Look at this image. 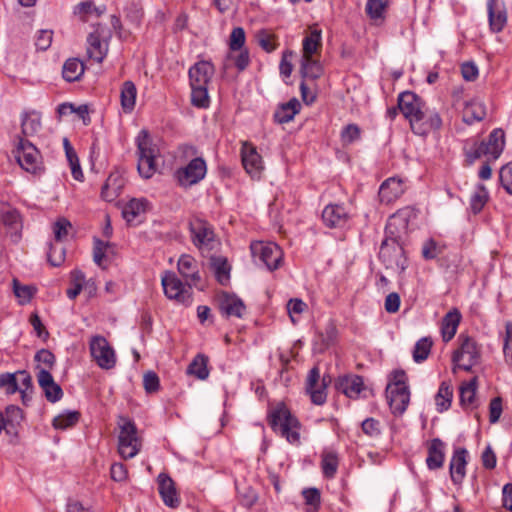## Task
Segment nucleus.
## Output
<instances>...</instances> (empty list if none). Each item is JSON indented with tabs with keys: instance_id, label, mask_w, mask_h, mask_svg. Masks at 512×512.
Returning <instances> with one entry per match:
<instances>
[{
	"instance_id": "1",
	"label": "nucleus",
	"mask_w": 512,
	"mask_h": 512,
	"mask_svg": "<svg viewBox=\"0 0 512 512\" xmlns=\"http://www.w3.org/2000/svg\"><path fill=\"white\" fill-rule=\"evenodd\" d=\"M414 216V211L410 207H405L394 213L386 225V238L383 240L379 258L387 269H392L402 273L407 268V258L404 249L395 236V229H407L408 222Z\"/></svg>"
},
{
	"instance_id": "2",
	"label": "nucleus",
	"mask_w": 512,
	"mask_h": 512,
	"mask_svg": "<svg viewBox=\"0 0 512 512\" xmlns=\"http://www.w3.org/2000/svg\"><path fill=\"white\" fill-rule=\"evenodd\" d=\"M505 147V133L501 128L493 129L486 140L478 141L472 137L463 141V153L466 162L471 165L481 157H486L487 161L480 167L478 176L482 180L491 178L492 169L490 161L497 160Z\"/></svg>"
},
{
	"instance_id": "3",
	"label": "nucleus",
	"mask_w": 512,
	"mask_h": 512,
	"mask_svg": "<svg viewBox=\"0 0 512 512\" xmlns=\"http://www.w3.org/2000/svg\"><path fill=\"white\" fill-rule=\"evenodd\" d=\"M268 423L274 432L279 433L290 444L300 443L301 424L284 403H278L269 410Z\"/></svg>"
},
{
	"instance_id": "4",
	"label": "nucleus",
	"mask_w": 512,
	"mask_h": 512,
	"mask_svg": "<svg viewBox=\"0 0 512 512\" xmlns=\"http://www.w3.org/2000/svg\"><path fill=\"white\" fill-rule=\"evenodd\" d=\"M404 370H394L389 376L386 395L394 415H402L410 402V390Z\"/></svg>"
},
{
	"instance_id": "5",
	"label": "nucleus",
	"mask_w": 512,
	"mask_h": 512,
	"mask_svg": "<svg viewBox=\"0 0 512 512\" xmlns=\"http://www.w3.org/2000/svg\"><path fill=\"white\" fill-rule=\"evenodd\" d=\"M136 146L138 153V172L143 178L149 179L157 171L155 162L157 149L155 145H153L149 132L146 129H142L138 133Z\"/></svg>"
},
{
	"instance_id": "6",
	"label": "nucleus",
	"mask_w": 512,
	"mask_h": 512,
	"mask_svg": "<svg viewBox=\"0 0 512 512\" xmlns=\"http://www.w3.org/2000/svg\"><path fill=\"white\" fill-rule=\"evenodd\" d=\"M118 426V452L123 459L134 458L142 446L137 427L131 419L124 416L119 417Z\"/></svg>"
},
{
	"instance_id": "7",
	"label": "nucleus",
	"mask_w": 512,
	"mask_h": 512,
	"mask_svg": "<svg viewBox=\"0 0 512 512\" xmlns=\"http://www.w3.org/2000/svg\"><path fill=\"white\" fill-rule=\"evenodd\" d=\"M458 341L460 345L452 355L453 373L457 370L470 371L479 363L481 357L480 348L473 338L461 334Z\"/></svg>"
},
{
	"instance_id": "8",
	"label": "nucleus",
	"mask_w": 512,
	"mask_h": 512,
	"mask_svg": "<svg viewBox=\"0 0 512 512\" xmlns=\"http://www.w3.org/2000/svg\"><path fill=\"white\" fill-rule=\"evenodd\" d=\"M192 243L202 253L214 250L219 244L213 226L206 220L194 218L189 222Z\"/></svg>"
},
{
	"instance_id": "9",
	"label": "nucleus",
	"mask_w": 512,
	"mask_h": 512,
	"mask_svg": "<svg viewBox=\"0 0 512 512\" xmlns=\"http://www.w3.org/2000/svg\"><path fill=\"white\" fill-rule=\"evenodd\" d=\"M250 250L255 263H262L269 271L278 269L282 264L283 252L276 243L253 242L250 245Z\"/></svg>"
},
{
	"instance_id": "10",
	"label": "nucleus",
	"mask_w": 512,
	"mask_h": 512,
	"mask_svg": "<svg viewBox=\"0 0 512 512\" xmlns=\"http://www.w3.org/2000/svg\"><path fill=\"white\" fill-rule=\"evenodd\" d=\"M215 68L210 61L201 60L189 69L192 96H208V86L214 75Z\"/></svg>"
},
{
	"instance_id": "11",
	"label": "nucleus",
	"mask_w": 512,
	"mask_h": 512,
	"mask_svg": "<svg viewBox=\"0 0 512 512\" xmlns=\"http://www.w3.org/2000/svg\"><path fill=\"white\" fill-rule=\"evenodd\" d=\"M207 173V165L202 157L193 158L186 166L175 171V178L180 186L191 187L199 183Z\"/></svg>"
},
{
	"instance_id": "12",
	"label": "nucleus",
	"mask_w": 512,
	"mask_h": 512,
	"mask_svg": "<svg viewBox=\"0 0 512 512\" xmlns=\"http://www.w3.org/2000/svg\"><path fill=\"white\" fill-rule=\"evenodd\" d=\"M162 286L167 298L179 304L190 305L192 302L191 287H185L182 281L173 272H166L162 277Z\"/></svg>"
},
{
	"instance_id": "13",
	"label": "nucleus",
	"mask_w": 512,
	"mask_h": 512,
	"mask_svg": "<svg viewBox=\"0 0 512 512\" xmlns=\"http://www.w3.org/2000/svg\"><path fill=\"white\" fill-rule=\"evenodd\" d=\"M89 348L93 359L100 368L109 370L115 366V352L105 337L101 335L92 336Z\"/></svg>"
},
{
	"instance_id": "14",
	"label": "nucleus",
	"mask_w": 512,
	"mask_h": 512,
	"mask_svg": "<svg viewBox=\"0 0 512 512\" xmlns=\"http://www.w3.org/2000/svg\"><path fill=\"white\" fill-rule=\"evenodd\" d=\"M399 109L404 117L409 121L411 129L414 133H423L420 123L425 119L427 107L422 98H398Z\"/></svg>"
},
{
	"instance_id": "15",
	"label": "nucleus",
	"mask_w": 512,
	"mask_h": 512,
	"mask_svg": "<svg viewBox=\"0 0 512 512\" xmlns=\"http://www.w3.org/2000/svg\"><path fill=\"white\" fill-rule=\"evenodd\" d=\"M323 69L319 61L311 58H302L301 59V67L300 74L302 76V81L300 84L301 96H314L316 91L312 87V84L315 79L319 78L322 75Z\"/></svg>"
},
{
	"instance_id": "16",
	"label": "nucleus",
	"mask_w": 512,
	"mask_h": 512,
	"mask_svg": "<svg viewBox=\"0 0 512 512\" xmlns=\"http://www.w3.org/2000/svg\"><path fill=\"white\" fill-rule=\"evenodd\" d=\"M16 159L27 172L36 173L40 168V154L37 148L28 140L19 139L16 149Z\"/></svg>"
},
{
	"instance_id": "17",
	"label": "nucleus",
	"mask_w": 512,
	"mask_h": 512,
	"mask_svg": "<svg viewBox=\"0 0 512 512\" xmlns=\"http://www.w3.org/2000/svg\"><path fill=\"white\" fill-rule=\"evenodd\" d=\"M326 381L323 378L320 381V370L318 367H313L307 376L306 391L310 395L311 401L316 405H322L326 402Z\"/></svg>"
},
{
	"instance_id": "18",
	"label": "nucleus",
	"mask_w": 512,
	"mask_h": 512,
	"mask_svg": "<svg viewBox=\"0 0 512 512\" xmlns=\"http://www.w3.org/2000/svg\"><path fill=\"white\" fill-rule=\"evenodd\" d=\"M405 181L398 177L386 179L379 188L378 196L382 204H392L398 200L405 192Z\"/></svg>"
},
{
	"instance_id": "19",
	"label": "nucleus",
	"mask_w": 512,
	"mask_h": 512,
	"mask_svg": "<svg viewBox=\"0 0 512 512\" xmlns=\"http://www.w3.org/2000/svg\"><path fill=\"white\" fill-rule=\"evenodd\" d=\"M158 491L164 504L170 508H177L181 503L175 482L166 473H160L157 477Z\"/></svg>"
},
{
	"instance_id": "20",
	"label": "nucleus",
	"mask_w": 512,
	"mask_h": 512,
	"mask_svg": "<svg viewBox=\"0 0 512 512\" xmlns=\"http://www.w3.org/2000/svg\"><path fill=\"white\" fill-rule=\"evenodd\" d=\"M177 268L182 277L186 280L188 286L198 287L201 276L199 272L198 261L188 254H183L178 259Z\"/></svg>"
},
{
	"instance_id": "21",
	"label": "nucleus",
	"mask_w": 512,
	"mask_h": 512,
	"mask_svg": "<svg viewBox=\"0 0 512 512\" xmlns=\"http://www.w3.org/2000/svg\"><path fill=\"white\" fill-rule=\"evenodd\" d=\"M487 11L492 32H501L507 24V10L502 0H488Z\"/></svg>"
},
{
	"instance_id": "22",
	"label": "nucleus",
	"mask_w": 512,
	"mask_h": 512,
	"mask_svg": "<svg viewBox=\"0 0 512 512\" xmlns=\"http://www.w3.org/2000/svg\"><path fill=\"white\" fill-rule=\"evenodd\" d=\"M37 380L49 402L55 403L63 397L62 388L54 381L52 374L48 370L40 369L37 374Z\"/></svg>"
},
{
	"instance_id": "23",
	"label": "nucleus",
	"mask_w": 512,
	"mask_h": 512,
	"mask_svg": "<svg viewBox=\"0 0 512 512\" xmlns=\"http://www.w3.org/2000/svg\"><path fill=\"white\" fill-rule=\"evenodd\" d=\"M487 115V107L482 98H469L465 101L462 110V119L471 125L474 122L482 121Z\"/></svg>"
},
{
	"instance_id": "24",
	"label": "nucleus",
	"mask_w": 512,
	"mask_h": 512,
	"mask_svg": "<svg viewBox=\"0 0 512 512\" xmlns=\"http://www.w3.org/2000/svg\"><path fill=\"white\" fill-rule=\"evenodd\" d=\"M467 450L465 448H456L452 455L449 465L451 480L459 485L463 482L466 475Z\"/></svg>"
},
{
	"instance_id": "25",
	"label": "nucleus",
	"mask_w": 512,
	"mask_h": 512,
	"mask_svg": "<svg viewBox=\"0 0 512 512\" xmlns=\"http://www.w3.org/2000/svg\"><path fill=\"white\" fill-rule=\"evenodd\" d=\"M219 309L226 317L242 318L246 311V306L236 295L223 293L219 296Z\"/></svg>"
},
{
	"instance_id": "26",
	"label": "nucleus",
	"mask_w": 512,
	"mask_h": 512,
	"mask_svg": "<svg viewBox=\"0 0 512 512\" xmlns=\"http://www.w3.org/2000/svg\"><path fill=\"white\" fill-rule=\"evenodd\" d=\"M241 156L246 172L253 177L258 176L263 170V161L256 148L245 143L242 147Z\"/></svg>"
},
{
	"instance_id": "27",
	"label": "nucleus",
	"mask_w": 512,
	"mask_h": 512,
	"mask_svg": "<svg viewBox=\"0 0 512 512\" xmlns=\"http://www.w3.org/2000/svg\"><path fill=\"white\" fill-rule=\"evenodd\" d=\"M322 220L327 227H342L348 220V213L343 205L329 204L323 209Z\"/></svg>"
},
{
	"instance_id": "28",
	"label": "nucleus",
	"mask_w": 512,
	"mask_h": 512,
	"mask_svg": "<svg viewBox=\"0 0 512 512\" xmlns=\"http://www.w3.org/2000/svg\"><path fill=\"white\" fill-rule=\"evenodd\" d=\"M445 450L446 444L441 439L434 438L430 441L426 458V464L430 470H436L443 466Z\"/></svg>"
},
{
	"instance_id": "29",
	"label": "nucleus",
	"mask_w": 512,
	"mask_h": 512,
	"mask_svg": "<svg viewBox=\"0 0 512 512\" xmlns=\"http://www.w3.org/2000/svg\"><path fill=\"white\" fill-rule=\"evenodd\" d=\"M108 51L107 43L101 40L98 31L92 32L87 37V54L90 59L101 63Z\"/></svg>"
},
{
	"instance_id": "30",
	"label": "nucleus",
	"mask_w": 512,
	"mask_h": 512,
	"mask_svg": "<svg viewBox=\"0 0 512 512\" xmlns=\"http://www.w3.org/2000/svg\"><path fill=\"white\" fill-rule=\"evenodd\" d=\"M461 313L458 309L449 311L441 321V335L444 342H449L456 334L461 321Z\"/></svg>"
},
{
	"instance_id": "31",
	"label": "nucleus",
	"mask_w": 512,
	"mask_h": 512,
	"mask_svg": "<svg viewBox=\"0 0 512 512\" xmlns=\"http://www.w3.org/2000/svg\"><path fill=\"white\" fill-rule=\"evenodd\" d=\"M301 107V102L297 98H291L288 102L278 106L274 113V119L280 124L288 123L300 112Z\"/></svg>"
},
{
	"instance_id": "32",
	"label": "nucleus",
	"mask_w": 512,
	"mask_h": 512,
	"mask_svg": "<svg viewBox=\"0 0 512 512\" xmlns=\"http://www.w3.org/2000/svg\"><path fill=\"white\" fill-rule=\"evenodd\" d=\"M147 207L148 201L145 198H133L123 206L122 216L128 223H131L143 215Z\"/></svg>"
},
{
	"instance_id": "33",
	"label": "nucleus",
	"mask_w": 512,
	"mask_h": 512,
	"mask_svg": "<svg viewBox=\"0 0 512 512\" xmlns=\"http://www.w3.org/2000/svg\"><path fill=\"white\" fill-rule=\"evenodd\" d=\"M363 387V379L358 375L345 376L339 382V388L349 398H357Z\"/></svg>"
},
{
	"instance_id": "34",
	"label": "nucleus",
	"mask_w": 512,
	"mask_h": 512,
	"mask_svg": "<svg viewBox=\"0 0 512 512\" xmlns=\"http://www.w3.org/2000/svg\"><path fill=\"white\" fill-rule=\"evenodd\" d=\"M57 111L60 116L75 114L83 121L84 125H88L91 122V118L89 116L90 109L87 104L76 106L72 103L65 102L58 106Z\"/></svg>"
},
{
	"instance_id": "35",
	"label": "nucleus",
	"mask_w": 512,
	"mask_h": 512,
	"mask_svg": "<svg viewBox=\"0 0 512 512\" xmlns=\"http://www.w3.org/2000/svg\"><path fill=\"white\" fill-rule=\"evenodd\" d=\"M22 133L25 136L36 134L41 128V116L37 111H24L21 116Z\"/></svg>"
},
{
	"instance_id": "36",
	"label": "nucleus",
	"mask_w": 512,
	"mask_h": 512,
	"mask_svg": "<svg viewBox=\"0 0 512 512\" xmlns=\"http://www.w3.org/2000/svg\"><path fill=\"white\" fill-rule=\"evenodd\" d=\"M0 218L6 227L15 232L22 229V217L17 209L5 205L0 211Z\"/></svg>"
},
{
	"instance_id": "37",
	"label": "nucleus",
	"mask_w": 512,
	"mask_h": 512,
	"mask_svg": "<svg viewBox=\"0 0 512 512\" xmlns=\"http://www.w3.org/2000/svg\"><path fill=\"white\" fill-rule=\"evenodd\" d=\"M339 458L336 452L325 450L321 455V468L325 478L332 479L337 473Z\"/></svg>"
},
{
	"instance_id": "38",
	"label": "nucleus",
	"mask_w": 512,
	"mask_h": 512,
	"mask_svg": "<svg viewBox=\"0 0 512 512\" xmlns=\"http://www.w3.org/2000/svg\"><path fill=\"white\" fill-rule=\"evenodd\" d=\"M208 358L203 354H198L187 367V374L193 375L200 380H205L209 376Z\"/></svg>"
},
{
	"instance_id": "39",
	"label": "nucleus",
	"mask_w": 512,
	"mask_h": 512,
	"mask_svg": "<svg viewBox=\"0 0 512 512\" xmlns=\"http://www.w3.org/2000/svg\"><path fill=\"white\" fill-rule=\"evenodd\" d=\"M84 73V64L77 58L66 60L63 65L62 75L68 82L78 80Z\"/></svg>"
},
{
	"instance_id": "40",
	"label": "nucleus",
	"mask_w": 512,
	"mask_h": 512,
	"mask_svg": "<svg viewBox=\"0 0 512 512\" xmlns=\"http://www.w3.org/2000/svg\"><path fill=\"white\" fill-rule=\"evenodd\" d=\"M211 266L217 281L225 285L230 278V265L227 259L223 257H213L211 258Z\"/></svg>"
},
{
	"instance_id": "41",
	"label": "nucleus",
	"mask_w": 512,
	"mask_h": 512,
	"mask_svg": "<svg viewBox=\"0 0 512 512\" xmlns=\"http://www.w3.org/2000/svg\"><path fill=\"white\" fill-rule=\"evenodd\" d=\"M321 47V32L318 30L312 31L303 40V55L302 58H311Z\"/></svg>"
},
{
	"instance_id": "42",
	"label": "nucleus",
	"mask_w": 512,
	"mask_h": 512,
	"mask_svg": "<svg viewBox=\"0 0 512 512\" xmlns=\"http://www.w3.org/2000/svg\"><path fill=\"white\" fill-rule=\"evenodd\" d=\"M489 198L488 191L483 184H478L470 198V208L474 214L479 213Z\"/></svg>"
},
{
	"instance_id": "43",
	"label": "nucleus",
	"mask_w": 512,
	"mask_h": 512,
	"mask_svg": "<svg viewBox=\"0 0 512 512\" xmlns=\"http://www.w3.org/2000/svg\"><path fill=\"white\" fill-rule=\"evenodd\" d=\"M452 396L451 387L446 382H442L435 396V404L439 412L448 410L451 405Z\"/></svg>"
},
{
	"instance_id": "44",
	"label": "nucleus",
	"mask_w": 512,
	"mask_h": 512,
	"mask_svg": "<svg viewBox=\"0 0 512 512\" xmlns=\"http://www.w3.org/2000/svg\"><path fill=\"white\" fill-rule=\"evenodd\" d=\"M70 283L72 287L67 289L66 293L71 300L75 299L80 294L84 284L87 286L90 285L89 282H86L84 273L77 269L71 272Z\"/></svg>"
},
{
	"instance_id": "45",
	"label": "nucleus",
	"mask_w": 512,
	"mask_h": 512,
	"mask_svg": "<svg viewBox=\"0 0 512 512\" xmlns=\"http://www.w3.org/2000/svg\"><path fill=\"white\" fill-rule=\"evenodd\" d=\"M114 245L108 241H102L98 238L94 239L93 260L99 266H103V260L108 253H113Z\"/></svg>"
},
{
	"instance_id": "46",
	"label": "nucleus",
	"mask_w": 512,
	"mask_h": 512,
	"mask_svg": "<svg viewBox=\"0 0 512 512\" xmlns=\"http://www.w3.org/2000/svg\"><path fill=\"white\" fill-rule=\"evenodd\" d=\"M442 126V120L438 113L430 111L428 108L425 112V119L420 123V128L423 133H416L417 135H427L432 130H438Z\"/></svg>"
},
{
	"instance_id": "47",
	"label": "nucleus",
	"mask_w": 512,
	"mask_h": 512,
	"mask_svg": "<svg viewBox=\"0 0 512 512\" xmlns=\"http://www.w3.org/2000/svg\"><path fill=\"white\" fill-rule=\"evenodd\" d=\"M432 341L428 337L419 339L413 349V360L416 363H421L426 360L430 354Z\"/></svg>"
},
{
	"instance_id": "48",
	"label": "nucleus",
	"mask_w": 512,
	"mask_h": 512,
	"mask_svg": "<svg viewBox=\"0 0 512 512\" xmlns=\"http://www.w3.org/2000/svg\"><path fill=\"white\" fill-rule=\"evenodd\" d=\"M477 378L471 379L460 387V401L463 405H470L476 396Z\"/></svg>"
},
{
	"instance_id": "49",
	"label": "nucleus",
	"mask_w": 512,
	"mask_h": 512,
	"mask_svg": "<svg viewBox=\"0 0 512 512\" xmlns=\"http://www.w3.org/2000/svg\"><path fill=\"white\" fill-rule=\"evenodd\" d=\"M386 6L387 0H368L365 10L371 19L378 20L383 17Z\"/></svg>"
},
{
	"instance_id": "50",
	"label": "nucleus",
	"mask_w": 512,
	"mask_h": 512,
	"mask_svg": "<svg viewBox=\"0 0 512 512\" xmlns=\"http://www.w3.org/2000/svg\"><path fill=\"white\" fill-rule=\"evenodd\" d=\"M361 130L356 124H348L346 125L340 134L341 142L344 146H348L353 142L360 139Z\"/></svg>"
},
{
	"instance_id": "51",
	"label": "nucleus",
	"mask_w": 512,
	"mask_h": 512,
	"mask_svg": "<svg viewBox=\"0 0 512 512\" xmlns=\"http://www.w3.org/2000/svg\"><path fill=\"white\" fill-rule=\"evenodd\" d=\"M14 294L20 304H26L32 299L35 289L32 286L22 285L16 279L13 280Z\"/></svg>"
},
{
	"instance_id": "52",
	"label": "nucleus",
	"mask_w": 512,
	"mask_h": 512,
	"mask_svg": "<svg viewBox=\"0 0 512 512\" xmlns=\"http://www.w3.org/2000/svg\"><path fill=\"white\" fill-rule=\"evenodd\" d=\"M78 412H67L65 414L58 415L53 419V426L56 429H66L75 425L78 422Z\"/></svg>"
},
{
	"instance_id": "53",
	"label": "nucleus",
	"mask_w": 512,
	"mask_h": 512,
	"mask_svg": "<svg viewBox=\"0 0 512 512\" xmlns=\"http://www.w3.org/2000/svg\"><path fill=\"white\" fill-rule=\"evenodd\" d=\"M245 40L246 36L244 29L242 27L233 28L229 38V48L231 52H237L244 49L243 46L245 44Z\"/></svg>"
},
{
	"instance_id": "54",
	"label": "nucleus",
	"mask_w": 512,
	"mask_h": 512,
	"mask_svg": "<svg viewBox=\"0 0 512 512\" xmlns=\"http://www.w3.org/2000/svg\"><path fill=\"white\" fill-rule=\"evenodd\" d=\"M47 256L48 261L52 266H60L65 260V249L59 243L50 244Z\"/></svg>"
},
{
	"instance_id": "55",
	"label": "nucleus",
	"mask_w": 512,
	"mask_h": 512,
	"mask_svg": "<svg viewBox=\"0 0 512 512\" xmlns=\"http://www.w3.org/2000/svg\"><path fill=\"white\" fill-rule=\"evenodd\" d=\"M124 12L126 19H128L132 24L138 25L140 23L142 18V8L139 2H130L124 8Z\"/></svg>"
},
{
	"instance_id": "56",
	"label": "nucleus",
	"mask_w": 512,
	"mask_h": 512,
	"mask_svg": "<svg viewBox=\"0 0 512 512\" xmlns=\"http://www.w3.org/2000/svg\"><path fill=\"white\" fill-rule=\"evenodd\" d=\"M0 387L3 388L7 394H14L21 386H18L17 375L14 373H6L0 375Z\"/></svg>"
},
{
	"instance_id": "57",
	"label": "nucleus",
	"mask_w": 512,
	"mask_h": 512,
	"mask_svg": "<svg viewBox=\"0 0 512 512\" xmlns=\"http://www.w3.org/2000/svg\"><path fill=\"white\" fill-rule=\"evenodd\" d=\"M257 39L259 46L268 53L274 51L277 47L275 36L265 30L258 32Z\"/></svg>"
},
{
	"instance_id": "58",
	"label": "nucleus",
	"mask_w": 512,
	"mask_h": 512,
	"mask_svg": "<svg viewBox=\"0 0 512 512\" xmlns=\"http://www.w3.org/2000/svg\"><path fill=\"white\" fill-rule=\"evenodd\" d=\"M237 52L238 54L236 55L234 54L235 52H231L229 58L233 60V63L238 71H244L250 64L249 51L245 48Z\"/></svg>"
},
{
	"instance_id": "59",
	"label": "nucleus",
	"mask_w": 512,
	"mask_h": 512,
	"mask_svg": "<svg viewBox=\"0 0 512 512\" xmlns=\"http://www.w3.org/2000/svg\"><path fill=\"white\" fill-rule=\"evenodd\" d=\"M503 353L506 363L512 365V322L505 324Z\"/></svg>"
},
{
	"instance_id": "60",
	"label": "nucleus",
	"mask_w": 512,
	"mask_h": 512,
	"mask_svg": "<svg viewBox=\"0 0 512 512\" xmlns=\"http://www.w3.org/2000/svg\"><path fill=\"white\" fill-rule=\"evenodd\" d=\"M143 386L147 393H155L160 388V380L158 375L153 371H148L143 376Z\"/></svg>"
},
{
	"instance_id": "61",
	"label": "nucleus",
	"mask_w": 512,
	"mask_h": 512,
	"mask_svg": "<svg viewBox=\"0 0 512 512\" xmlns=\"http://www.w3.org/2000/svg\"><path fill=\"white\" fill-rule=\"evenodd\" d=\"M499 179L507 193L512 195V162L501 167Z\"/></svg>"
},
{
	"instance_id": "62",
	"label": "nucleus",
	"mask_w": 512,
	"mask_h": 512,
	"mask_svg": "<svg viewBox=\"0 0 512 512\" xmlns=\"http://www.w3.org/2000/svg\"><path fill=\"white\" fill-rule=\"evenodd\" d=\"M362 431L369 437H378L381 434L380 422L374 418L365 419L362 424Z\"/></svg>"
},
{
	"instance_id": "63",
	"label": "nucleus",
	"mask_w": 512,
	"mask_h": 512,
	"mask_svg": "<svg viewBox=\"0 0 512 512\" xmlns=\"http://www.w3.org/2000/svg\"><path fill=\"white\" fill-rule=\"evenodd\" d=\"M52 38L53 32L51 30H40L35 40L37 50H47L51 46Z\"/></svg>"
},
{
	"instance_id": "64",
	"label": "nucleus",
	"mask_w": 512,
	"mask_h": 512,
	"mask_svg": "<svg viewBox=\"0 0 512 512\" xmlns=\"http://www.w3.org/2000/svg\"><path fill=\"white\" fill-rule=\"evenodd\" d=\"M71 224L68 220L61 218L57 220L53 225V232L57 242H60L68 234V228Z\"/></svg>"
}]
</instances>
